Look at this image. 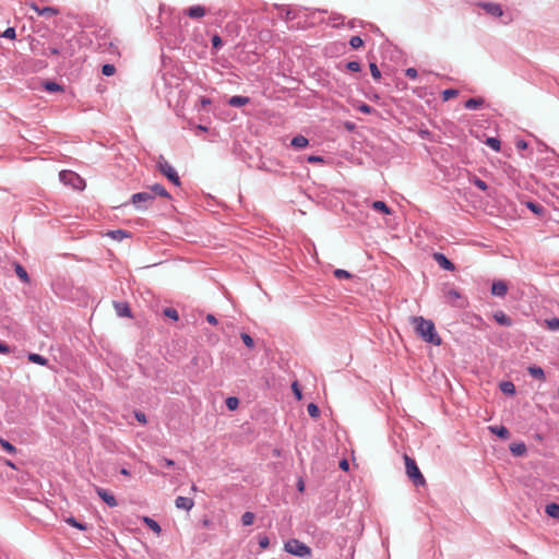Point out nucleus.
I'll return each mask as SVG.
<instances>
[{"mask_svg":"<svg viewBox=\"0 0 559 559\" xmlns=\"http://www.w3.org/2000/svg\"><path fill=\"white\" fill-rule=\"evenodd\" d=\"M411 321L416 334L425 342L436 346L441 344V337L438 335L435 323L431 320L425 319L424 317H412Z\"/></svg>","mask_w":559,"mask_h":559,"instance_id":"nucleus-1","label":"nucleus"},{"mask_svg":"<svg viewBox=\"0 0 559 559\" xmlns=\"http://www.w3.org/2000/svg\"><path fill=\"white\" fill-rule=\"evenodd\" d=\"M284 550L293 556L308 558L311 556V548L299 539L292 538L284 544Z\"/></svg>","mask_w":559,"mask_h":559,"instance_id":"nucleus-2","label":"nucleus"},{"mask_svg":"<svg viewBox=\"0 0 559 559\" xmlns=\"http://www.w3.org/2000/svg\"><path fill=\"white\" fill-rule=\"evenodd\" d=\"M406 475L413 481L415 486H423L426 484L425 477L419 471L414 459L408 455H404Z\"/></svg>","mask_w":559,"mask_h":559,"instance_id":"nucleus-3","label":"nucleus"},{"mask_svg":"<svg viewBox=\"0 0 559 559\" xmlns=\"http://www.w3.org/2000/svg\"><path fill=\"white\" fill-rule=\"evenodd\" d=\"M59 179L63 185L70 186L76 190H83L85 187L84 179L72 170H61L59 173Z\"/></svg>","mask_w":559,"mask_h":559,"instance_id":"nucleus-4","label":"nucleus"},{"mask_svg":"<svg viewBox=\"0 0 559 559\" xmlns=\"http://www.w3.org/2000/svg\"><path fill=\"white\" fill-rule=\"evenodd\" d=\"M157 168L175 186H180V178L176 169L163 156H159L157 160Z\"/></svg>","mask_w":559,"mask_h":559,"instance_id":"nucleus-5","label":"nucleus"},{"mask_svg":"<svg viewBox=\"0 0 559 559\" xmlns=\"http://www.w3.org/2000/svg\"><path fill=\"white\" fill-rule=\"evenodd\" d=\"M155 197L150 191H143L132 194L131 203L141 211L146 210L154 202Z\"/></svg>","mask_w":559,"mask_h":559,"instance_id":"nucleus-6","label":"nucleus"},{"mask_svg":"<svg viewBox=\"0 0 559 559\" xmlns=\"http://www.w3.org/2000/svg\"><path fill=\"white\" fill-rule=\"evenodd\" d=\"M444 297L447 299V302H449L451 306L459 308H463L465 306L461 293L455 288H450L445 290Z\"/></svg>","mask_w":559,"mask_h":559,"instance_id":"nucleus-7","label":"nucleus"},{"mask_svg":"<svg viewBox=\"0 0 559 559\" xmlns=\"http://www.w3.org/2000/svg\"><path fill=\"white\" fill-rule=\"evenodd\" d=\"M95 491L97 493V496L110 508H114V507H117L118 506V502H117V499L115 498V496L112 493H110L108 490L102 488V487H96L95 488Z\"/></svg>","mask_w":559,"mask_h":559,"instance_id":"nucleus-8","label":"nucleus"},{"mask_svg":"<svg viewBox=\"0 0 559 559\" xmlns=\"http://www.w3.org/2000/svg\"><path fill=\"white\" fill-rule=\"evenodd\" d=\"M479 7L483 8L488 14L500 17L503 14L502 7L493 2H480Z\"/></svg>","mask_w":559,"mask_h":559,"instance_id":"nucleus-9","label":"nucleus"},{"mask_svg":"<svg viewBox=\"0 0 559 559\" xmlns=\"http://www.w3.org/2000/svg\"><path fill=\"white\" fill-rule=\"evenodd\" d=\"M508 293V285L503 281H495L491 285V294L503 298Z\"/></svg>","mask_w":559,"mask_h":559,"instance_id":"nucleus-10","label":"nucleus"},{"mask_svg":"<svg viewBox=\"0 0 559 559\" xmlns=\"http://www.w3.org/2000/svg\"><path fill=\"white\" fill-rule=\"evenodd\" d=\"M433 259L443 270L453 271L455 269L454 264L443 253L436 252Z\"/></svg>","mask_w":559,"mask_h":559,"instance_id":"nucleus-11","label":"nucleus"},{"mask_svg":"<svg viewBox=\"0 0 559 559\" xmlns=\"http://www.w3.org/2000/svg\"><path fill=\"white\" fill-rule=\"evenodd\" d=\"M175 506L178 509L190 511L194 506V501L191 498L179 496L175 500Z\"/></svg>","mask_w":559,"mask_h":559,"instance_id":"nucleus-12","label":"nucleus"},{"mask_svg":"<svg viewBox=\"0 0 559 559\" xmlns=\"http://www.w3.org/2000/svg\"><path fill=\"white\" fill-rule=\"evenodd\" d=\"M495 321L502 326H511L512 320L502 310H498L493 313Z\"/></svg>","mask_w":559,"mask_h":559,"instance_id":"nucleus-13","label":"nucleus"},{"mask_svg":"<svg viewBox=\"0 0 559 559\" xmlns=\"http://www.w3.org/2000/svg\"><path fill=\"white\" fill-rule=\"evenodd\" d=\"M227 103L231 107H242L250 103V98L248 96L235 95Z\"/></svg>","mask_w":559,"mask_h":559,"instance_id":"nucleus-14","label":"nucleus"},{"mask_svg":"<svg viewBox=\"0 0 559 559\" xmlns=\"http://www.w3.org/2000/svg\"><path fill=\"white\" fill-rule=\"evenodd\" d=\"M32 8L40 15V16H52L59 14V10L55 7H44L39 8L36 4H33Z\"/></svg>","mask_w":559,"mask_h":559,"instance_id":"nucleus-15","label":"nucleus"},{"mask_svg":"<svg viewBox=\"0 0 559 559\" xmlns=\"http://www.w3.org/2000/svg\"><path fill=\"white\" fill-rule=\"evenodd\" d=\"M186 14L191 19H200L205 15V8L202 5H193L186 11Z\"/></svg>","mask_w":559,"mask_h":559,"instance_id":"nucleus-16","label":"nucleus"},{"mask_svg":"<svg viewBox=\"0 0 559 559\" xmlns=\"http://www.w3.org/2000/svg\"><path fill=\"white\" fill-rule=\"evenodd\" d=\"M485 100L481 97L469 98L465 102L464 107L468 110L478 109L484 105Z\"/></svg>","mask_w":559,"mask_h":559,"instance_id":"nucleus-17","label":"nucleus"},{"mask_svg":"<svg viewBox=\"0 0 559 559\" xmlns=\"http://www.w3.org/2000/svg\"><path fill=\"white\" fill-rule=\"evenodd\" d=\"M14 271H15V274L17 275V277L21 280V282L25 283V284H28L29 283V276L26 272V270L20 264V263H14Z\"/></svg>","mask_w":559,"mask_h":559,"instance_id":"nucleus-18","label":"nucleus"},{"mask_svg":"<svg viewBox=\"0 0 559 559\" xmlns=\"http://www.w3.org/2000/svg\"><path fill=\"white\" fill-rule=\"evenodd\" d=\"M308 144L309 140L301 134L294 136L290 142V145L296 148H305Z\"/></svg>","mask_w":559,"mask_h":559,"instance_id":"nucleus-19","label":"nucleus"},{"mask_svg":"<svg viewBox=\"0 0 559 559\" xmlns=\"http://www.w3.org/2000/svg\"><path fill=\"white\" fill-rule=\"evenodd\" d=\"M489 429L501 439H508L510 436L508 428L504 426H490Z\"/></svg>","mask_w":559,"mask_h":559,"instance_id":"nucleus-20","label":"nucleus"},{"mask_svg":"<svg viewBox=\"0 0 559 559\" xmlns=\"http://www.w3.org/2000/svg\"><path fill=\"white\" fill-rule=\"evenodd\" d=\"M527 371H528V373H530L533 378H535V379H537V380H540V381H544V380H545V372H544V370H543L540 367L535 366V365H534V366H530V367L527 368Z\"/></svg>","mask_w":559,"mask_h":559,"instance_id":"nucleus-21","label":"nucleus"},{"mask_svg":"<svg viewBox=\"0 0 559 559\" xmlns=\"http://www.w3.org/2000/svg\"><path fill=\"white\" fill-rule=\"evenodd\" d=\"M116 311L120 317H131V310L128 304L126 302H117L115 305Z\"/></svg>","mask_w":559,"mask_h":559,"instance_id":"nucleus-22","label":"nucleus"},{"mask_svg":"<svg viewBox=\"0 0 559 559\" xmlns=\"http://www.w3.org/2000/svg\"><path fill=\"white\" fill-rule=\"evenodd\" d=\"M154 195H159L166 199H170V194L167 192V190L159 183H154L151 187V191Z\"/></svg>","mask_w":559,"mask_h":559,"instance_id":"nucleus-23","label":"nucleus"},{"mask_svg":"<svg viewBox=\"0 0 559 559\" xmlns=\"http://www.w3.org/2000/svg\"><path fill=\"white\" fill-rule=\"evenodd\" d=\"M27 358H28V360L31 362H34V364H37V365H40V366L48 365V359L45 358L44 356L39 355V354H36V353L28 354Z\"/></svg>","mask_w":559,"mask_h":559,"instance_id":"nucleus-24","label":"nucleus"},{"mask_svg":"<svg viewBox=\"0 0 559 559\" xmlns=\"http://www.w3.org/2000/svg\"><path fill=\"white\" fill-rule=\"evenodd\" d=\"M545 512L551 518L559 519V504L555 502L547 504Z\"/></svg>","mask_w":559,"mask_h":559,"instance_id":"nucleus-25","label":"nucleus"},{"mask_svg":"<svg viewBox=\"0 0 559 559\" xmlns=\"http://www.w3.org/2000/svg\"><path fill=\"white\" fill-rule=\"evenodd\" d=\"M371 207L376 211L382 212L383 214H391L390 207L383 201H373Z\"/></svg>","mask_w":559,"mask_h":559,"instance_id":"nucleus-26","label":"nucleus"},{"mask_svg":"<svg viewBox=\"0 0 559 559\" xmlns=\"http://www.w3.org/2000/svg\"><path fill=\"white\" fill-rule=\"evenodd\" d=\"M143 522L146 524L148 528H151L154 533L159 534L162 528L160 525L153 519L148 516L143 518Z\"/></svg>","mask_w":559,"mask_h":559,"instance_id":"nucleus-27","label":"nucleus"},{"mask_svg":"<svg viewBox=\"0 0 559 559\" xmlns=\"http://www.w3.org/2000/svg\"><path fill=\"white\" fill-rule=\"evenodd\" d=\"M66 523H68L70 526L75 527L80 531H86L87 524L79 522L75 518L69 516L66 520Z\"/></svg>","mask_w":559,"mask_h":559,"instance_id":"nucleus-28","label":"nucleus"},{"mask_svg":"<svg viewBox=\"0 0 559 559\" xmlns=\"http://www.w3.org/2000/svg\"><path fill=\"white\" fill-rule=\"evenodd\" d=\"M500 390L504 394L513 395L515 394V385L511 381H503L500 383Z\"/></svg>","mask_w":559,"mask_h":559,"instance_id":"nucleus-29","label":"nucleus"},{"mask_svg":"<svg viewBox=\"0 0 559 559\" xmlns=\"http://www.w3.org/2000/svg\"><path fill=\"white\" fill-rule=\"evenodd\" d=\"M511 452L516 456H522L526 453V447L523 442L514 443L510 447Z\"/></svg>","mask_w":559,"mask_h":559,"instance_id":"nucleus-30","label":"nucleus"},{"mask_svg":"<svg viewBox=\"0 0 559 559\" xmlns=\"http://www.w3.org/2000/svg\"><path fill=\"white\" fill-rule=\"evenodd\" d=\"M112 239L121 241L122 239L129 237V233L123 229L111 230L108 234Z\"/></svg>","mask_w":559,"mask_h":559,"instance_id":"nucleus-31","label":"nucleus"},{"mask_svg":"<svg viewBox=\"0 0 559 559\" xmlns=\"http://www.w3.org/2000/svg\"><path fill=\"white\" fill-rule=\"evenodd\" d=\"M44 87L47 92H50V93L60 92L63 90L60 84H58L57 82H53V81H46L44 83Z\"/></svg>","mask_w":559,"mask_h":559,"instance_id":"nucleus-32","label":"nucleus"},{"mask_svg":"<svg viewBox=\"0 0 559 559\" xmlns=\"http://www.w3.org/2000/svg\"><path fill=\"white\" fill-rule=\"evenodd\" d=\"M255 515L253 512L247 511L241 515V523L243 526L252 525L254 522Z\"/></svg>","mask_w":559,"mask_h":559,"instance_id":"nucleus-33","label":"nucleus"},{"mask_svg":"<svg viewBox=\"0 0 559 559\" xmlns=\"http://www.w3.org/2000/svg\"><path fill=\"white\" fill-rule=\"evenodd\" d=\"M1 448L7 451L9 454H15L17 452L16 448L10 443L8 440L0 438Z\"/></svg>","mask_w":559,"mask_h":559,"instance_id":"nucleus-34","label":"nucleus"},{"mask_svg":"<svg viewBox=\"0 0 559 559\" xmlns=\"http://www.w3.org/2000/svg\"><path fill=\"white\" fill-rule=\"evenodd\" d=\"M163 313L165 317H167L174 321H177L179 319V314L175 308H170V307L165 308Z\"/></svg>","mask_w":559,"mask_h":559,"instance_id":"nucleus-35","label":"nucleus"},{"mask_svg":"<svg viewBox=\"0 0 559 559\" xmlns=\"http://www.w3.org/2000/svg\"><path fill=\"white\" fill-rule=\"evenodd\" d=\"M333 274L338 280H348L352 277V274L348 271L343 270V269L334 270Z\"/></svg>","mask_w":559,"mask_h":559,"instance_id":"nucleus-36","label":"nucleus"},{"mask_svg":"<svg viewBox=\"0 0 559 559\" xmlns=\"http://www.w3.org/2000/svg\"><path fill=\"white\" fill-rule=\"evenodd\" d=\"M459 91L454 88H448L442 92V100L447 102L455 96H457Z\"/></svg>","mask_w":559,"mask_h":559,"instance_id":"nucleus-37","label":"nucleus"},{"mask_svg":"<svg viewBox=\"0 0 559 559\" xmlns=\"http://www.w3.org/2000/svg\"><path fill=\"white\" fill-rule=\"evenodd\" d=\"M307 412H308L309 416L312 418H317L320 415V409L314 403L308 404Z\"/></svg>","mask_w":559,"mask_h":559,"instance_id":"nucleus-38","label":"nucleus"},{"mask_svg":"<svg viewBox=\"0 0 559 559\" xmlns=\"http://www.w3.org/2000/svg\"><path fill=\"white\" fill-rule=\"evenodd\" d=\"M486 144L496 152L500 151V141L497 138H487Z\"/></svg>","mask_w":559,"mask_h":559,"instance_id":"nucleus-39","label":"nucleus"},{"mask_svg":"<svg viewBox=\"0 0 559 559\" xmlns=\"http://www.w3.org/2000/svg\"><path fill=\"white\" fill-rule=\"evenodd\" d=\"M115 72H116V67L111 63H106L102 67V73L105 76H110V75L115 74Z\"/></svg>","mask_w":559,"mask_h":559,"instance_id":"nucleus-40","label":"nucleus"},{"mask_svg":"<svg viewBox=\"0 0 559 559\" xmlns=\"http://www.w3.org/2000/svg\"><path fill=\"white\" fill-rule=\"evenodd\" d=\"M239 405V400L235 396H229L226 400V406L230 411H235Z\"/></svg>","mask_w":559,"mask_h":559,"instance_id":"nucleus-41","label":"nucleus"},{"mask_svg":"<svg viewBox=\"0 0 559 559\" xmlns=\"http://www.w3.org/2000/svg\"><path fill=\"white\" fill-rule=\"evenodd\" d=\"M349 45L353 49H358L364 45V40L361 39L360 36H353L349 39Z\"/></svg>","mask_w":559,"mask_h":559,"instance_id":"nucleus-42","label":"nucleus"},{"mask_svg":"<svg viewBox=\"0 0 559 559\" xmlns=\"http://www.w3.org/2000/svg\"><path fill=\"white\" fill-rule=\"evenodd\" d=\"M240 337L248 348L254 347V341L248 333H241Z\"/></svg>","mask_w":559,"mask_h":559,"instance_id":"nucleus-43","label":"nucleus"},{"mask_svg":"<svg viewBox=\"0 0 559 559\" xmlns=\"http://www.w3.org/2000/svg\"><path fill=\"white\" fill-rule=\"evenodd\" d=\"M369 68H370V72H371L372 78L374 80H380L381 72H380L378 66L374 62H370Z\"/></svg>","mask_w":559,"mask_h":559,"instance_id":"nucleus-44","label":"nucleus"},{"mask_svg":"<svg viewBox=\"0 0 559 559\" xmlns=\"http://www.w3.org/2000/svg\"><path fill=\"white\" fill-rule=\"evenodd\" d=\"M61 53V50L57 47H48L43 51V56L50 57V56H58Z\"/></svg>","mask_w":559,"mask_h":559,"instance_id":"nucleus-45","label":"nucleus"},{"mask_svg":"<svg viewBox=\"0 0 559 559\" xmlns=\"http://www.w3.org/2000/svg\"><path fill=\"white\" fill-rule=\"evenodd\" d=\"M473 183L481 191H486L488 189V185L478 177H474Z\"/></svg>","mask_w":559,"mask_h":559,"instance_id":"nucleus-46","label":"nucleus"},{"mask_svg":"<svg viewBox=\"0 0 559 559\" xmlns=\"http://www.w3.org/2000/svg\"><path fill=\"white\" fill-rule=\"evenodd\" d=\"M546 323L551 331H559V319L558 318H552L550 320H547Z\"/></svg>","mask_w":559,"mask_h":559,"instance_id":"nucleus-47","label":"nucleus"},{"mask_svg":"<svg viewBox=\"0 0 559 559\" xmlns=\"http://www.w3.org/2000/svg\"><path fill=\"white\" fill-rule=\"evenodd\" d=\"M211 41H212V47L215 50H218L222 47V45H223L222 38L217 34L212 36Z\"/></svg>","mask_w":559,"mask_h":559,"instance_id":"nucleus-48","label":"nucleus"},{"mask_svg":"<svg viewBox=\"0 0 559 559\" xmlns=\"http://www.w3.org/2000/svg\"><path fill=\"white\" fill-rule=\"evenodd\" d=\"M2 37L4 38H8V39H14L15 36H16V32H15V28L14 27H8L1 35Z\"/></svg>","mask_w":559,"mask_h":559,"instance_id":"nucleus-49","label":"nucleus"},{"mask_svg":"<svg viewBox=\"0 0 559 559\" xmlns=\"http://www.w3.org/2000/svg\"><path fill=\"white\" fill-rule=\"evenodd\" d=\"M346 68L352 72H358L360 71V63L358 61H349L346 63Z\"/></svg>","mask_w":559,"mask_h":559,"instance_id":"nucleus-50","label":"nucleus"},{"mask_svg":"<svg viewBox=\"0 0 559 559\" xmlns=\"http://www.w3.org/2000/svg\"><path fill=\"white\" fill-rule=\"evenodd\" d=\"M527 207L535 214H539L543 212V207L537 204V203H534V202H528L527 203Z\"/></svg>","mask_w":559,"mask_h":559,"instance_id":"nucleus-51","label":"nucleus"},{"mask_svg":"<svg viewBox=\"0 0 559 559\" xmlns=\"http://www.w3.org/2000/svg\"><path fill=\"white\" fill-rule=\"evenodd\" d=\"M405 75L411 80H415L417 78L418 73L415 68H407L405 70Z\"/></svg>","mask_w":559,"mask_h":559,"instance_id":"nucleus-52","label":"nucleus"},{"mask_svg":"<svg viewBox=\"0 0 559 559\" xmlns=\"http://www.w3.org/2000/svg\"><path fill=\"white\" fill-rule=\"evenodd\" d=\"M270 545V539L267 536H259V546L262 548V549H265L267 548Z\"/></svg>","mask_w":559,"mask_h":559,"instance_id":"nucleus-53","label":"nucleus"},{"mask_svg":"<svg viewBox=\"0 0 559 559\" xmlns=\"http://www.w3.org/2000/svg\"><path fill=\"white\" fill-rule=\"evenodd\" d=\"M358 110L362 114H371L373 111V108L369 106L368 104H361L358 106Z\"/></svg>","mask_w":559,"mask_h":559,"instance_id":"nucleus-54","label":"nucleus"},{"mask_svg":"<svg viewBox=\"0 0 559 559\" xmlns=\"http://www.w3.org/2000/svg\"><path fill=\"white\" fill-rule=\"evenodd\" d=\"M134 416H135V418H136V420H138L139 423H141V424H146V416H145V414H144V413H142V412H135Z\"/></svg>","mask_w":559,"mask_h":559,"instance_id":"nucleus-55","label":"nucleus"},{"mask_svg":"<svg viewBox=\"0 0 559 559\" xmlns=\"http://www.w3.org/2000/svg\"><path fill=\"white\" fill-rule=\"evenodd\" d=\"M307 160L309 163H321L323 162V158L321 156H317V155H310Z\"/></svg>","mask_w":559,"mask_h":559,"instance_id":"nucleus-56","label":"nucleus"},{"mask_svg":"<svg viewBox=\"0 0 559 559\" xmlns=\"http://www.w3.org/2000/svg\"><path fill=\"white\" fill-rule=\"evenodd\" d=\"M292 388H293V391H294V393H295L296 397H297L298 400H300L302 395H301V391L299 390V388H298L297 383H296V382H295V383H293Z\"/></svg>","mask_w":559,"mask_h":559,"instance_id":"nucleus-57","label":"nucleus"},{"mask_svg":"<svg viewBox=\"0 0 559 559\" xmlns=\"http://www.w3.org/2000/svg\"><path fill=\"white\" fill-rule=\"evenodd\" d=\"M206 321H207L210 324H214V325H215V324H217V319L215 318V316H214V314H211V313H209V314L206 316Z\"/></svg>","mask_w":559,"mask_h":559,"instance_id":"nucleus-58","label":"nucleus"},{"mask_svg":"<svg viewBox=\"0 0 559 559\" xmlns=\"http://www.w3.org/2000/svg\"><path fill=\"white\" fill-rule=\"evenodd\" d=\"M163 464L166 466V467H173L175 465V461L170 460V459H166L164 457L162 460Z\"/></svg>","mask_w":559,"mask_h":559,"instance_id":"nucleus-59","label":"nucleus"},{"mask_svg":"<svg viewBox=\"0 0 559 559\" xmlns=\"http://www.w3.org/2000/svg\"><path fill=\"white\" fill-rule=\"evenodd\" d=\"M0 353H4V354H8L10 353V347L8 344L5 343H0Z\"/></svg>","mask_w":559,"mask_h":559,"instance_id":"nucleus-60","label":"nucleus"},{"mask_svg":"<svg viewBox=\"0 0 559 559\" xmlns=\"http://www.w3.org/2000/svg\"><path fill=\"white\" fill-rule=\"evenodd\" d=\"M516 147H518L519 150H525V148L527 147V144H526V142H525V141L520 140V141H518V142H516Z\"/></svg>","mask_w":559,"mask_h":559,"instance_id":"nucleus-61","label":"nucleus"},{"mask_svg":"<svg viewBox=\"0 0 559 559\" xmlns=\"http://www.w3.org/2000/svg\"><path fill=\"white\" fill-rule=\"evenodd\" d=\"M340 467L344 471L348 469V462L346 460H343L340 462Z\"/></svg>","mask_w":559,"mask_h":559,"instance_id":"nucleus-62","label":"nucleus"},{"mask_svg":"<svg viewBox=\"0 0 559 559\" xmlns=\"http://www.w3.org/2000/svg\"><path fill=\"white\" fill-rule=\"evenodd\" d=\"M285 19H286L287 21H290V20H294V19H295V15L292 13V11H290V10H287V11H286V14H285Z\"/></svg>","mask_w":559,"mask_h":559,"instance_id":"nucleus-63","label":"nucleus"},{"mask_svg":"<svg viewBox=\"0 0 559 559\" xmlns=\"http://www.w3.org/2000/svg\"><path fill=\"white\" fill-rule=\"evenodd\" d=\"M200 102H201L202 107H205L206 105L211 104V100L207 97H202Z\"/></svg>","mask_w":559,"mask_h":559,"instance_id":"nucleus-64","label":"nucleus"}]
</instances>
